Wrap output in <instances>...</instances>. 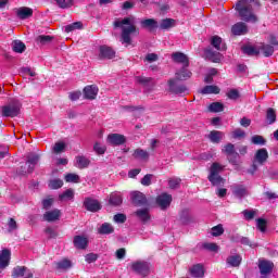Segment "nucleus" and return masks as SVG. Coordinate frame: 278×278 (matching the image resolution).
<instances>
[{"label":"nucleus","mask_w":278,"mask_h":278,"mask_svg":"<svg viewBox=\"0 0 278 278\" xmlns=\"http://www.w3.org/2000/svg\"><path fill=\"white\" fill-rule=\"evenodd\" d=\"M202 94H219L220 88L215 85H207L204 88L201 89Z\"/></svg>","instance_id":"4c0bfd02"},{"label":"nucleus","mask_w":278,"mask_h":278,"mask_svg":"<svg viewBox=\"0 0 278 278\" xmlns=\"http://www.w3.org/2000/svg\"><path fill=\"white\" fill-rule=\"evenodd\" d=\"M168 86V92H172V94H185V92H188V87L184 84H179V79L177 78H170L167 81Z\"/></svg>","instance_id":"39448f33"},{"label":"nucleus","mask_w":278,"mask_h":278,"mask_svg":"<svg viewBox=\"0 0 278 278\" xmlns=\"http://www.w3.org/2000/svg\"><path fill=\"white\" fill-rule=\"evenodd\" d=\"M231 34H233V36H244L245 34H249V27L243 22H238L232 25Z\"/></svg>","instance_id":"a211bd4d"},{"label":"nucleus","mask_w":278,"mask_h":278,"mask_svg":"<svg viewBox=\"0 0 278 278\" xmlns=\"http://www.w3.org/2000/svg\"><path fill=\"white\" fill-rule=\"evenodd\" d=\"M211 45L217 51H227V46L223 42V38L219 36H213L211 38Z\"/></svg>","instance_id":"a878e982"},{"label":"nucleus","mask_w":278,"mask_h":278,"mask_svg":"<svg viewBox=\"0 0 278 278\" xmlns=\"http://www.w3.org/2000/svg\"><path fill=\"white\" fill-rule=\"evenodd\" d=\"M210 112H223L225 110V105L220 102H213L208 106Z\"/></svg>","instance_id":"09e8293b"},{"label":"nucleus","mask_w":278,"mask_h":278,"mask_svg":"<svg viewBox=\"0 0 278 278\" xmlns=\"http://www.w3.org/2000/svg\"><path fill=\"white\" fill-rule=\"evenodd\" d=\"M12 277L13 278H22V277L34 278V273H31V270H29L25 266H16L13 268Z\"/></svg>","instance_id":"f8f14e48"},{"label":"nucleus","mask_w":278,"mask_h":278,"mask_svg":"<svg viewBox=\"0 0 278 278\" xmlns=\"http://www.w3.org/2000/svg\"><path fill=\"white\" fill-rule=\"evenodd\" d=\"M180 184H181L180 178H169L168 179V187L170 188V190H177V188H179Z\"/></svg>","instance_id":"864d4df0"},{"label":"nucleus","mask_w":278,"mask_h":278,"mask_svg":"<svg viewBox=\"0 0 278 278\" xmlns=\"http://www.w3.org/2000/svg\"><path fill=\"white\" fill-rule=\"evenodd\" d=\"M40 161V156L36 153H29L26 156V165L28 166V173H34L36 164Z\"/></svg>","instance_id":"4be33fe9"},{"label":"nucleus","mask_w":278,"mask_h":278,"mask_svg":"<svg viewBox=\"0 0 278 278\" xmlns=\"http://www.w3.org/2000/svg\"><path fill=\"white\" fill-rule=\"evenodd\" d=\"M62 186H64V181L62 179H52L49 182V188H51V190H58L62 188Z\"/></svg>","instance_id":"3c124183"},{"label":"nucleus","mask_w":278,"mask_h":278,"mask_svg":"<svg viewBox=\"0 0 278 278\" xmlns=\"http://www.w3.org/2000/svg\"><path fill=\"white\" fill-rule=\"evenodd\" d=\"M76 166L77 168L84 169L88 168L90 166V159L84 156V155H78L76 156Z\"/></svg>","instance_id":"72a5a7b5"},{"label":"nucleus","mask_w":278,"mask_h":278,"mask_svg":"<svg viewBox=\"0 0 278 278\" xmlns=\"http://www.w3.org/2000/svg\"><path fill=\"white\" fill-rule=\"evenodd\" d=\"M245 220H253L255 218V215L257 214V211H253V210H244L242 212Z\"/></svg>","instance_id":"bf43d9fd"},{"label":"nucleus","mask_w":278,"mask_h":278,"mask_svg":"<svg viewBox=\"0 0 278 278\" xmlns=\"http://www.w3.org/2000/svg\"><path fill=\"white\" fill-rule=\"evenodd\" d=\"M202 249H205L206 251H212L213 253H218V244L216 243H203Z\"/></svg>","instance_id":"13d9d810"},{"label":"nucleus","mask_w":278,"mask_h":278,"mask_svg":"<svg viewBox=\"0 0 278 278\" xmlns=\"http://www.w3.org/2000/svg\"><path fill=\"white\" fill-rule=\"evenodd\" d=\"M151 179H153V175H152V174L146 175V176L141 179V185H142V186H151Z\"/></svg>","instance_id":"774afa93"},{"label":"nucleus","mask_w":278,"mask_h":278,"mask_svg":"<svg viewBox=\"0 0 278 278\" xmlns=\"http://www.w3.org/2000/svg\"><path fill=\"white\" fill-rule=\"evenodd\" d=\"M131 268L137 275H141V277H147L151 274V264L144 261L132 263Z\"/></svg>","instance_id":"423d86ee"},{"label":"nucleus","mask_w":278,"mask_h":278,"mask_svg":"<svg viewBox=\"0 0 278 278\" xmlns=\"http://www.w3.org/2000/svg\"><path fill=\"white\" fill-rule=\"evenodd\" d=\"M266 121L268 122L269 125H273L277 121V112L275 109L269 108L266 111Z\"/></svg>","instance_id":"c03bdc74"},{"label":"nucleus","mask_w":278,"mask_h":278,"mask_svg":"<svg viewBox=\"0 0 278 278\" xmlns=\"http://www.w3.org/2000/svg\"><path fill=\"white\" fill-rule=\"evenodd\" d=\"M83 205L87 212L97 213L101 210V202L92 198H85Z\"/></svg>","instance_id":"9d476101"},{"label":"nucleus","mask_w":278,"mask_h":278,"mask_svg":"<svg viewBox=\"0 0 278 278\" xmlns=\"http://www.w3.org/2000/svg\"><path fill=\"white\" fill-rule=\"evenodd\" d=\"M231 191L237 199H242L244 197L249 195V190H247V187L244 185H232Z\"/></svg>","instance_id":"412c9836"},{"label":"nucleus","mask_w":278,"mask_h":278,"mask_svg":"<svg viewBox=\"0 0 278 278\" xmlns=\"http://www.w3.org/2000/svg\"><path fill=\"white\" fill-rule=\"evenodd\" d=\"M8 231L10 233H12V231H16V229H18V224L16 223V219L15 218H9V222H8Z\"/></svg>","instance_id":"4d7b16f0"},{"label":"nucleus","mask_w":278,"mask_h":278,"mask_svg":"<svg viewBox=\"0 0 278 278\" xmlns=\"http://www.w3.org/2000/svg\"><path fill=\"white\" fill-rule=\"evenodd\" d=\"M136 216L141 220V223H148L151 220V215L149 214V208H139L136 211Z\"/></svg>","instance_id":"7c9ffc66"},{"label":"nucleus","mask_w":278,"mask_h":278,"mask_svg":"<svg viewBox=\"0 0 278 278\" xmlns=\"http://www.w3.org/2000/svg\"><path fill=\"white\" fill-rule=\"evenodd\" d=\"M55 266H56V270H68V268H71L73 264L68 258H64L60 262H56Z\"/></svg>","instance_id":"79ce46f5"},{"label":"nucleus","mask_w":278,"mask_h":278,"mask_svg":"<svg viewBox=\"0 0 278 278\" xmlns=\"http://www.w3.org/2000/svg\"><path fill=\"white\" fill-rule=\"evenodd\" d=\"M10 257H12V252L10 250L4 249L0 253V270L8 268L10 266Z\"/></svg>","instance_id":"6ab92c4d"},{"label":"nucleus","mask_w":278,"mask_h":278,"mask_svg":"<svg viewBox=\"0 0 278 278\" xmlns=\"http://www.w3.org/2000/svg\"><path fill=\"white\" fill-rule=\"evenodd\" d=\"M97 94H99V88L97 86L90 85L84 88L85 99L93 101V99H97Z\"/></svg>","instance_id":"5701e85b"},{"label":"nucleus","mask_w":278,"mask_h":278,"mask_svg":"<svg viewBox=\"0 0 278 278\" xmlns=\"http://www.w3.org/2000/svg\"><path fill=\"white\" fill-rule=\"evenodd\" d=\"M241 21L245 23H257L256 10H260V3L256 0H239L236 4Z\"/></svg>","instance_id":"f03ea898"},{"label":"nucleus","mask_w":278,"mask_h":278,"mask_svg":"<svg viewBox=\"0 0 278 278\" xmlns=\"http://www.w3.org/2000/svg\"><path fill=\"white\" fill-rule=\"evenodd\" d=\"M36 42L42 47H45V45H51V42H53V36L40 35L36 38Z\"/></svg>","instance_id":"a19ab883"},{"label":"nucleus","mask_w":278,"mask_h":278,"mask_svg":"<svg viewBox=\"0 0 278 278\" xmlns=\"http://www.w3.org/2000/svg\"><path fill=\"white\" fill-rule=\"evenodd\" d=\"M212 236L218 238V236H223L225 233V228H223V224H219L211 229Z\"/></svg>","instance_id":"8fccbe9b"},{"label":"nucleus","mask_w":278,"mask_h":278,"mask_svg":"<svg viewBox=\"0 0 278 278\" xmlns=\"http://www.w3.org/2000/svg\"><path fill=\"white\" fill-rule=\"evenodd\" d=\"M74 247L76 249H86L88 247V238L83 236L74 237Z\"/></svg>","instance_id":"473e14b6"},{"label":"nucleus","mask_w":278,"mask_h":278,"mask_svg":"<svg viewBox=\"0 0 278 278\" xmlns=\"http://www.w3.org/2000/svg\"><path fill=\"white\" fill-rule=\"evenodd\" d=\"M141 27H143V29H157V27H160V25H157V21H155L154 18H148V20H143L141 21Z\"/></svg>","instance_id":"c9c22d12"},{"label":"nucleus","mask_w":278,"mask_h":278,"mask_svg":"<svg viewBox=\"0 0 278 278\" xmlns=\"http://www.w3.org/2000/svg\"><path fill=\"white\" fill-rule=\"evenodd\" d=\"M225 170V166L218 162L211 165L210 175L207 177L212 186H225V179L220 177L219 173Z\"/></svg>","instance_id":"20e7f679"},{"label":"nucleus","mask_w":278,"mask_h":278,"mask_svg":"<svg viewBox=\"0 0 278 278\" xmlns=\"http://www.w3.org/2000/svg\"><path fill=\"white\" fill-rule=\"evenodd\" d=\"M64 149H66V144H64V142H56L53 147L54 153H62Z\"/></svg>","instance_id":"338daca9"},{"label":"nucleus","mask_w":278,"mask_h":278,"mask_svg":"<svg viewBox=\"0 0 278 278\" xmlns=\"http://www.w3.org/2000/svg\"><path fill=\"white\" fill-rule=\"evenodd\" d=\"M275 264L270 261L260 260L258 261V270L261 273V278H267L270 273H273Z\"/></svg>","instance_id":"6e6552de"},{"label":"nucleus","mask_w":278,"mask_h":278,"mask_svg":"<svg viewBox=\"0 0 278 278\" xmlns=\"http://www.w3.org/2000/svg\"><path fill=\"white\" fill-rule=\"evenodd\" d=\"M226 96L228 97V99H230L231 101H238V99H240V91H238V89H230Z\"/></svg>","instance_id":"5fc2aeb1"},{"label":"nucleus","mask_w":278,"mask_h":278,"mask_svg":"<svg viewBox=\"0 0 278 278\" xmlns=\"http://www.w3.org/2000/svg\"><path fill=\"white\" fill-rule=\"evenodd\" d=\"M56 5H59V8H61L62 10H66L68 8H73V0H54Z\"/></svg>","instance_id":"603ef678"},{"label":"nucleus","mask_w":278,"mask_h":278,"mask_svg":"<svg viewBox=\"0 0 278 278\" xmlns=\"http://www.w3.org/2000/svg\"><path fill=\"white\" fill-rule=\"evenodd\" d=\"M115 55L116 52L112 48L108 46L100 47L99 60H112Z\"/></svg>","instance_id":"dca6fc26"},{"label":"nucleus","mask_w":278,"mask_h":278,"mask_svg":"<svg viewBox=\"0 0 278 278\" xmlns=\"http://www.w3.org/2000/svg\"><path fill=\"white\" fill-rule=\"evenodd\" d=\"M65 181L67 184H79V175H77V174H67V175H65Z\"/></svg>","instance_id":"6e6d98bb"},{"label":"nucleus","mask_w":278,"mask_h":278,"mask_svg":"<svg viewBox=\"0 0 278 278\" xmlns=\"http://www.w3.org/2000/svg\"><path fill=\"white\" fill-rule=\"evenodd\" d=\"M137 84H140L148 90V92H151L155 88V79L152 77H146V76H137L136 77Z\"/></svg>","instance_id":"4468645a"},{"label":"nucleus","mask_w":278,"mask_h":278,"mask_svg":"<svg viewBox=\"0 0 278 278\" xmlns=\"http://www.w3.org/2000/svg\"><path fill=\"white\" fill-rule=\"evenodd\" d=\"M226 262L227 264H229V266H232L236 268L240 266V264L242 263V257L240 255L228 256Z\"/></svg>","instance_id":"37998d69"},{"label":"nucleus","mask_w":278,"mask_h":278,"mask_svg":"<svg viewBox=\"0 0 278 278\" xmlns=\"http://www.w3.org/2000/svg\"><path fill=\"white\" fill-rule=\"evenodd\" d=\"M205 55H206V58H208V60H211V62H215V63L220 62V60L223 59V54H220L219 52H216L212 49H206Z\"/></svg>","instance_id":"2f4dec72"},{"label":"nucleus","mask_w":278,"mask_h":278,"mask_svg":"<svg viewBox=\"0 0 278 278\" xmlns=\"http://www.w3.org/2000/svg\"><path fill=\"white\" fill-rule=\"evenodd\" d=\"M30 173L33 172H29V165H27L26 163L17 169V175L21 176L29 175Z\"/></svg>","instance_id":"0e129e2a"},{"label":"nucleus","mask_w":278,"mask_h":278,"mask_svg":"<svg viewBox=\"0 0 278 278\" xmlns=\"http://www.w3.org/2000/svg\"><path fill=\"white\" fill-rule=\"evenodd\" d=\"M267 160H268V150H266V148H262L257 150L254 156V162H253L254 170H257V165L255 164H260L262 166L265 164Z\"/></svg>","instance_id":"1a4fd4ad"},{"label":"nucleus","mask_w":278,"mask_h":278,"mask_svg":"<svg viewBox=\"0 0 278 278\" xmlns=\"http://www.w3.org/2000/svg\"><path fill=\"white\" fill-rule=\"evenodd\" d=\"M84 24L81 22H75L67 26H65L66 34H71V31H75V29H83Z\"/></svg>","instance_id":"de8ad7c7"},{"label":"nucleus","mask_w":278,"mask_h":278,"mask_svg":"<svg viewBox=\"0 0 278 278\" xmlns=\"http://www.w3.org/2000/svg\"><path fill=\"white\" fill-rule=\"evenodd\" d=\"M173 62H176V64H182V66H190V60L188 59V55H186L182 52H174L172 54Z\"/></svg>","instance_id":"aec40b11"},{"label":"nucleus","mask_w":278,"mask_h":278,"mask_svg":"<svg viewBox=\"0 0 278 278\" xmlns=\"http://www.w3.org/2000/svg\"><path fill=\"white\" fill-rule=\"evenodd\" d=\"M110 205H114L115 207H118V205L123 204V195L121 192H112L109 198Z\"/></svg>","instance_id":"c756f323"},{"label":"nucleus","mask_w":278,"mask_h":278,"mask_svg":"<svg viewBox=\"0 0 278 278\" xmlns=\"http://www.w3.org/2000/svg\"><path fill=\"white\" fill-rule=\"evenodd\" d=\"M224 137H225V134H223L222 131H218V130H213L208 134V139L214 144H218L220 142V140H223Z\"/></svg>","instance_id":"e433bc0d"},{"label":"nucleus","mask_w":278,"mask_h":278,"mask_svg":"<svg viewBox=\"0 0 278 278\" xmlns=\"http://www.w3.org/2000/svg\"><path fill=\"white\" fill-rule=\"evenodd\" d=\"M223 153H225L228 156V162L232 164L233 166H238V157H240V154L236 152V146L233 143H227L224 146V149H222Z\"/></svg>","instance_id":"0eeeda50"},{"label":"nucleus","mask_w":278,"mask_h":278,"mask_svg":"<svg viewBox=\"0 0 278 278\" xmlns=\"http://www.w3.org/2000/svg\"><path fill=\"white\" fill-rule=\"evenodd\" d=\"M93 150L96 151V153H98V155H103V153H105L106 148L105 146L96 142L93 146Z\"/></svg>","instance_id":"e2e57ef3"},{"label":"nucleus","mask_w":278,"mask_h":278,"mask_svg":"<svg viewBox=\"0 0 278 278\" xmlns=\"http://www.w3.org/2000/svg\"><path fill=\"white\" fill-rule=\"evenodd\" d=\"M130 199L137 207H142L147 205V195L140 191H134L130 193Z\"/></svg>","instance_id":"2eb2a0df"},{"label":"nucleus","mask_w":278,"mask_h":278,"mask_svg":"<svg viewBox=\"0 0 278 278\" xmlns=\"http://www.w3.org/2000/svg\"><path fill=\"white\" fill-rule=\"evenodd\" d=\"M258 53H262L264 58H270L273 53H275V48L268 43H260L258 45Z\"/></svg>","instance_id":"393cba45"},{"label":"nucleus","mask_w":278,"mask_h":278,"mask_svg":"<svg viewBox=\"0 0 278 278\" xmlns=\"http://www.w3.org/2000/svg\"><path fill=\"white\" fill-rule=\"evenodd\" d=\"M98 232L102 236L114 233V226H112V224L104 223L100 226V228L98 229Z\"/></svg>","instance_id":"58836bf2"},{"label":"nucleus","mask_w":278,"mask_h":278,"mask_svg":"<svg viewBox=\"0 0 278 278\" xmlns=\"http://www.w3.org/2000/svg\"><path fill=\"white\" fill-rule=\"evenodd\" d=\"M16 15L22 21H25L26 18H30V16H34V10H31L27 7H22V8L17 9Z\"/></svg>","instance_id":"cd10ccee"},{"label":"nucleus","mask_w":278,"mask_h":278,"mask_svg":"<svg viewBox=\"0 0 278 278\" xmlns=\"http://www.w3.org/2000/svg\"><path fill=\"white\" fill-rule=\"evenodd\" d=\"M12 49L14 53H25V50L27 49V47L23 43V41L14 40L12 42Z\"/></svg>","instance_id":"ea45409f"},{"label":"nucleus","mask_w":278,"mask_h":278,"mask_svg":"<svg viewBox=\"0 0 278 278\" xmlns=\"http://www.w3.org/2000/svg\"><path fill=\"white\" fill-rule=\"evenodd\" d=\"M61 216L62 211H60L59 208H54L43 214V220H46L47 223H55V220H60Z\"/></svg>","instance_id":"f3484780"},{"label":"nucleus","mask_w":278,"mask_h":278,"mask_svg":"<svg viewBox=\"0 0 278 278\" xmlns=\"http://www.w3.org/2000/svg\"><path fill=\"white\" fill-rule=\"evenodd\" d=\"M170 203H173V195L168 193H162L156 197V204L162 210H167V207H170Z\"/></svg>","instance_id":"ddd939ff"},{"label":"nucleus","mask_w":278,"mask_h":278,"mask_svg":"<svg viewBox=\"0 0 278 278\" xmlns=\"http://www.w3.org/2000/svg\"><path fill=\"white\" fill-rule=\"evenodd\" d=\"M114 27L122 29L121 40L123 45H131V34H140V30L136 26V17L130 15L124 18H117L114 22Z\"/></svg>","instance_id":"f257e3e1"},{"label":"nucleus","mask_w":278,"mask_h":278,"mask_svg":"<svg viewBox=\"0 0 278 278\" xmlns=\"http://www.w3.org/2000/svg\"><path fill=\"white\" fill-rule=\"evenodd\" d=\"M242 52L245 54V55H251V56H257L260 55V45H251V43H248L245 46H243L241 48Z\"/></svg>","instance_id":"b1692460"},{"label":"nucleus","mask_w":278,"mask_h":278,"mask_svg":"<svg viewBox=\"0 0 278 278\" xmlns=\"http://www.w3.org/2000/svg\"><path fill=\"white\" fill-rule=\"evenodd\" d=\"M59 199L60 201H72V199H75V191L73 189H67L59 195Z\"/></svg>","instance_id":"a18cd8bd"},{"label":"nucleus","mask_w":278,"mask_h":278,"mask_svg":"<svg viewBox=\"0 0 278 278\" xmlns=\"http://www.w3.org/2000/svg\"><path fill=\"white\" fill-rule=\"evenodd\" d=\"M257 223V228L260 229V231H262V233L266 232V227H267V222L264 218H258L256 220Z\"/></svg>","instance_id":"052dcab7"},{"label":"nucleus","mask_w":278,"mask_h":278,"mask_svg":"<svg viewBox=\"0 0 278 278\" xmlns=\"http://www.w3.org/2000/svg\"><path fill=\"white\" fill-rule=\"evenodd\" d=\"M135 160H142L143 162H149V152L140 148L136 149L134 152Z\"/></svg>","instance_id":"f704fd0d"},{"label":"nucleus","mask_w":278,"mask_h":278,"mask_svg":"<svg viewBox=\"0 0 278 278\" xmlns=\"http://www.w3.org/2000/svg\"><path fill=\"white\" fill-rule=\"evenodd\" d=\"M106 142L111 144V147H121V144L127 142V138H125V135L110 134L106 138Z\"/></svg>","instance_id":"9b49d317"},{"label":"nucleus","mask_w":278,"mask_h":278,"mask_svg":"<svg viewBox=\"0 0 278 278\" xmlns=\"http://www.w3.org/2000/svg\"><path fill=\"white\" fill-rule=\"evenodd\" d=\"M190 274L194 278H203L205 277V269L203 268V265L197 264L190 268Z\"/></svg>","instance_id":"c85d7f7f"},{"label":"nucleus","mask_w":278,"mask_h":278,"mask_svg":"<svg viewBox=\"0 0 278 278\" xmlns=\"http://www.w3.org/2000/svg\"><path fill=\"white\" fill-rule=\"evenodd\" d=\"M252 143L264 146V144H266V139H264V137H262L260 135H255L252 137Z\"/></svg>","instance_id":"680f3d73"},{"label":"nucleus","mask_w":278,"mask_h":278,"mask_svg":"<svg viewBox=\"0 0 278 278\" xmlns=\"http://www.w3.org/2000/svg\"><path fill=\"white\" fill-rule=\"evenodd\" d=\"M190 77H192V72L188 70V66H182L181 70L176 72V79L179 81H186L187 79H190Z\"/></svg>","instance_id":"bb28decb"},{"label":"nucleus","mask_w":278,"mask_h":278,"mask_svg":"<svg viewBox=\"0 0 278 278\" xmlns=\"http://www.w3.org/2000/svg\"><path fill=\"white\" fill-rule=\"evenodd\" d=\"M245 136H247V134L241 128H237L232 131V138H235V139L244 138Z\"/></svg>","instance_id":"69168bd1"},{"label":"nucleus","mask_w":278,"mask_h":278,"mask_svg":"<svg viewBox=\"0 0 278 278\" xmlns=\"http://www.w3.org/2000/svg\"><path fill=\"white\" fill-rule=\"evenodd\" d=\"M23 104L18 99L11 98L9 101L0 108V116L2 118H16L21 114V109Z\"/></svg>","instance_id":"7ed1b4c3"},{"label":"nucleus","mask_w":278,"mask_h":278,"mask_svg":"<svg viewBox=\"0 0 278 278\" xmlns=\"http://www.w3.org/2000/svg\"><path fill=\"white\" fill-rule=\"evenodd\" d=\"M160 29H172V27H175V20L173 18H164L160 23Z\"/></svg>","instance_id":"49530a36"}]
</instances>
